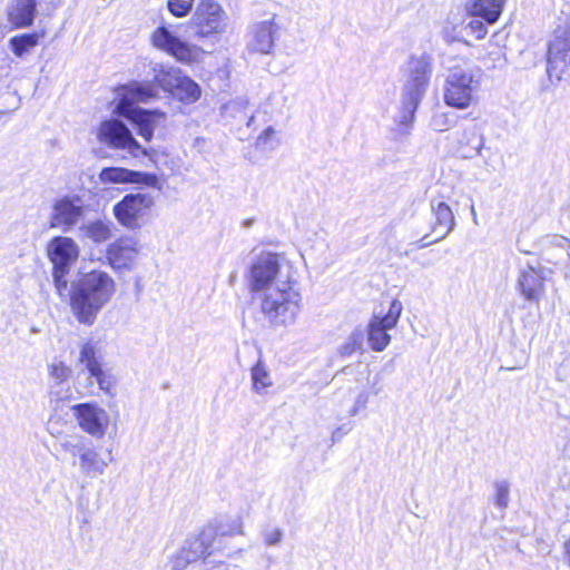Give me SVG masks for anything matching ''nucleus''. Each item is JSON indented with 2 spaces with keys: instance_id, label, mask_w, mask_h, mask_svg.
<instances>
[{
  "instance_id": "nucleus-1",
  "label": "nucleus",
  "mask_w": 570,
  "mask_h": 570,
  "mask_svg": "<svg viewBox=\"0 0 570 570\" xmlns=\"http://www.w3.org/2000/svg\"><path fill=\"white\" fill-rule=\"evenodd\" d=\"M248 288L258 295L261 312L273 327L293 325L302 311V294L286 257L262 252L248 269Z\"/></svg>"
},
{
  "instance_id": "nucleus-2",
  "label": "nucleus",
  "mask_w": 570,
  "mask_h": 570,
  "mask_svg": "<svg viewBox=\"0 0 570 570\" xmlns=\"http://www.w3.org/2000/svg\"><path fill=\"white\" fill-rule=\"evenodd\" d=\"M112 276L100 269L81 273L71 285L70 307L80 324L91 326L116 294Z\"/></svg>"
},
{
  "instance_id": "nucleus-3",
  "label": "nucleus",
  "mask_w": 570,
  "mask_h": 570,
  "mask_svg": "<svg viewBox=\"0 0 570 570\" xmlns=\"http://www.w3.org/2000/svg\"><path fill=\"white\" fill-rule=\"evenodd\" d=\"M156 96L157 90L151 82H131L117 88L112 102V112L131 121L137 127L138 135L146 141L153 139L155 128L165 115L139 108L136 104L147 102Z\"/></svg>"
},
{
  "instance_id": "nucleus-4",
  "label": "nucleus",
  "mask_w": 570,
  "mask_h": 570,
  "mask_svg": "<svg viewBox=\"0 0 570 570\" xmlns=\"http://www.w3.org/2000/svg\"><path fill=\"white\" fill-rule=\"evenodd\" d=\"M432 76V59L426 55L411 56L402 68L401 109L397 122L409 134L415 112L423 100Z\"/></svg>"
},
{
  "instance_id": "nucleus-5",
  "label": "nucleus",
  "mask_w": 570,
  "mask_h": 570,
  "mask_svg": "<svg viewBox=\"0 0 570 570\" xmlns=\"http://www.w3.org/2000/svg\"><path fill=\"white\" fill-rule=\"evenodd\" d=\"M50 433L56 439V449L72 459V465L78 468L83 478L97 479L104 475L114 460L110 450L107 455H104L89 439L81 434L53 433L51 431Z\"/></svg>"
},
{
  "instance_id": "nucleus-6",
  "label": "nucleus",
  "mask_w": 570,
  "mask_h": 570,
  "mask_svg": "<svg viewBox=\"0 0 570 570\" xmlns=\"http://www.w3.org/2000/svg\"><path fill=\"white\" fill-rule=\"evenodd\" d=\"M482 85V70L468 60H460L446 71L443 100L449 107L465 110L476 99Z\"/></svg>"
},
{
  "instance_id": "nucleus-7",
  "label": "nucleus",
  "mask_w": 570,
  "mask_h": 570,
  "mask_svg": "<svg viewBox=\"0 0 570 570\" xmlns=\"http://www.w3.org/2000/svg\"><path fill=\"white\" fill-rule=\"evenodd\" d=\"M48 258L52 264V277L60 296L67 289V275L79 257L78 244L68 236H56L47 246Z\"/></svg>"
},
{
  "instance_id": "nucleus-8",
  "label": "nucleus",
  "mask_w": 570,
  "mask_h": 570,
  "mask_svg": "<svg viewBox=\"0 0 570 570\" xmlns=\"http://www.w3.org/2000/svg\"><path fill=\"white\" fill-rule=\"evenodd\" d=\"M96 136L97 140L109 149L124 151L131 157L149 155L147 148L135 139L129 128L116 118L101 121Z\"/></svg>"
},
{
  "instance_id": "nucleus-9",
  "label": "nucleus",
  "mask_w": 570,
  "mask_h": 570,
  "mask_svg": "<svg viewBox=\"0 0 570 570\" xmlns=\"http://www.w3.org/2000/svg\"><path fill=\"white\" fill-rule=\"evenodd\" d=\"M228 16L222 4L215 0H199L190 19V28L200 38L224 33Z\"/></svg>"
},
{
  "instance_id": "nucleus-10",
  "label": "nucleus",
  "mask_w": 570,
  "mask_h": 570,
  "mask_svg": "<svg viewBox=\"0 0 570 570\" xmlns=\"http://www.w3.org/2000/svg\"><path fill=\"white\" fill-rule=\"evenodd\" d=\"M547 73L551 81L570 83V26L554 31L548 49Z\"/></svg>"
},
{
  "instance_id": "nucleus-11",
  "label": "nucleus",
  "mask_w": 570,
  "mask_h": 570,
  "mask_svg": "<svg viewBox=\"0 0 570 570\" xmlns=\"http://www.w3.org/2000/svg\"><path fill=\"white\" fill-rule=\"evenodd\" d=\"M154 204L150 194H128L114 205L112 213L121 226L134 230L142 226Z\"/></svg>"
},
{
  "instance_id": "nucleus-12",
  "label": "nucleus",
  "mask_w": 570,
  "mask_h": 570,
  "mask_svg": "<svg viewBox=\"0 0 570 570\" xmlns=\"http://www.w3.org/2000/svg\"><path fill=\"white\" fill-rule=\"evenodd\" d=\"M150 41L155 48L184 63L197 61L203 53L199 47L180 39L173 26L161 24L157 27L150 36Z\"/></svg>"
},
{
  "instance_id": "nucleus-13",
  "label": "nucleus",
  "mask_w": 570,
  "mask_h": 570,
  "mask_svg": "<svg viewBox=\"0 0 570 570\" xmlns=\"http://www.w3.org/2000/svg\"><path fill=\"white\" fill-rule=\"evenodd\" d=\"M79 362L88 371L89 379L95 380L102 392L111 395L117 379L105 364L101 346L92 341L83 343L80 347Z\"/></svg>"
},
{
  "instance_id": "nucleus-14",
  "label": "nucleus",
  "mask_w": 570,
  "mask_h": 570,
  "mask_svg": "<svg viewBox=\"0 0 570 570\" xmlns=\"http://www.w3.org/2000/svg\"><path fill=\"white\" fill-rule=\"evenodd\" d=\"M402 303L393 299L385 315H374L367 326V341L375 352L384 351L391 342L387 331L394 328L402 314Z\"/></svg>"
},
{
  "instance_id": "nucleus-15",
  "label": "nucleus",
  "mask_w": 570,
  "mask_h": 570,
  "mask_svg": "<svg viewBox=\"0 0 570 570\" xmlns=\"http://www.w3.org/2000/svg\"><path fill=\"white\" fill-rule=\"evenodd\" d=\"M279 30L281 27L274 13L269 14L264 20L253 22L249 24L247 31V51L259 55L272 53Z\"/></svg>"
},
{
  "instance_id": "nucleus-16",
  "label": "nucleus",
  "mask_w": 570,
  "mask_h": 570,
  "mask_svg": "<svg viewBox=\"0 0 570 570\" xmlns=\"http://www.w3.org/2000/svg\"><path fill=\"white\" fill-rule=\"evenodd\" d=\"M85 205L76 195H67L57 199L50 214V227L67 233L71 230L83 217Z\"/></svg>"
},
{
  "instance_id": "nucleus-17",
  "label": "nucleus",
  "mask_w": 570,
  "mask_h": 570,
  "mask_svg": "<svg viewBox=\"0 0 570 570\" xmlns=\"http://www.w3.org/2000/svg\"><path fill=\"white\" fill-rule=\"evenodd\" d=\"M79 428L95 439H102L109 426L108 412L95 403H80L72 406Z\"/></svg>"
},
{
  "instance_id": "nucleus-18",
  "label": "nucleus",
  "mask_w": 570,
  "mask_h": 570,
  "mask_svg": "<svg viewBox=\"0 0 570 570\" xmlns=\"http://www.w3.org/2000/svg\"><path fill=\"white\" fill-rule=\"evenodd\" d=\"M210 532H200L197 537L187 539L184 546L168 561L171 570H184L200 558L210 554L208 542Z\"/></svg>"
},
{
  "instance_id": "nucleus-19",
  "label": "nucleus",
  "mask_w": 570,
  "mask_h": 570,
  "mask_svg": "<svg viewBox=\"0 0 570 570\" xmlns=\"http://www.w3.org/2000/svg\"><path fill=\"white\" fill-rule=\"evenodd\" d=\"M139 255V243L136 238L124 236L107 247L106 257L114 271L131 269Z\"/></svg>"
},
{
  "instance_id": "nucleus-20",
  "label": "nucleus",
  "mask_w": 570,
  "mask_h": 570,
  "mask_svg": "<svg viewBox=\"0 0 570 570\" xmlns=\"http://www.w3.org/2000/svg\"><path fill=\"white\" fill-rule=\"evenodd\" d=\"M98 181L102 185L144 184L155 187L158 178L154 174L130 170L124 167H106L98 174Z\"/></svg>"
},
{
  "instance_id": "nucleus-21",
  "label": "nucleus",
  "mask_w": 570,
  "mask_h": 570,
  "mask_svg": "<svg viewBox=\"0 0 570 570\" xmlns=\"http://www.w3.org/2000/svg\"><path fill=\"white\" fill-rule=\"evenodd\" d=\"M456 135V153L461 158L472 159L482 155L485 138L476 125L463 127Z\"/></svg>"
},
{
  "instance_id": "nucleus-22",
  "label": "nucleus",
  "mask_w": 570,
  "mask_h": 570,
  "mask_svg": "<svg viewBox=\"0 0 570 570\" xmlns=\"http://www.w3.org/2000/svg\"><path fill=\"white\" fill-rule=\"evenodd\" d=\"M202 532H210L208 549L212 551L217 538L244 535V523L239 515H219Z\"/></svg>"
},
{
  "instance_id": "nucleus-23",
  "label": "nucleus",
  "mask_w": 570,
  "mask_h": 570,
  "mask_svg": "<svg viewBox=\"0 0 570 570\" xmlns=\"http://www.w3.org/2000/svg\"><path fill=\"white\" fill-rule=\"evenodd\" d=\"M433 233L438 235L434 242L444 239L455 227L454 214L444 200L434 198L431 200Z\"/></svg>"
},
{
  "instance_id": "nucleus-24",
  "label": "nucleus",
  "mask_w": 570,
  "mask_h": 570,
  "mask_svg": "<svg viewBox=\"0 0 570 570\" xmlns=\"http://www.w3.org/2000/svg\"><path fill=\"white\" fill-rule=\"evenodd\" d=\"M518 288L524 299L539 301L543 294V278L533 266L523 267L518 277Z\"/></svg>"
},
{
  "instance_id": "nucleus-25",
  "label": "nucleus",
  "mask_w": 570,
  "mask_h": 570,
  "mask_svg": "<svg viewBox=\"0 0 570 570\" xmlns=\"http://www.w3.org/2000/svg\"><path fill=\"white\" fill-rule=\"evenodd\" d=\"M37 12V0H13L8 8V20L14 28L32 24Z\"/></svg>"
},
{
  "instance_id": "nucleus-26",
  "label": "nucleus",
  "mask_w": 570,
  "mask_h": 570,
  "mask_svg": "<svg viewBox=\"0 0 570 570\" xmlns=\"http://www.w3.org/2000/svg\"><path fill=\"white\" fill-rule=\"evenodd\" d=\"M507 0H472L468 9L472 16L494 23L500 18Z\"/></svg>"
},
{
  "instance_id": "nucleus-27",
  "label": "nucleus",
  "mask_w": 570,
  "mask_h": 570,
  "mask_svg": "<svg viewBox=\"0 0 570 570\" xmlns=\"http://www.w3.org/2000/svg\"><path fill=\"white\" fill-rule=\"evenodd\" d=\"M80 236L95 244L109 240L112 236V223L101 219L89 220L79 228Z\"/></svg>"
},
{
  "instance_id": "nucleus-28",
  "label": "nucleus",
  "mask_w": 570,
  "mask_h": 570,
  "mask_svg": "<svg viewBox=\"0 0 570 570\" xmlns=\"http://www.w3.org/2000/svg\"><path fill=\"white\" fill-rule=\"evenodd\" d=\"M153 75V82L159 86L165 91H173L177 83L181 71L178 68L166 67L161 63H154L150 68Z\"/></svg>"
},
{
  "instance_id": "nucleus-29",
  "label": "nucleus",
  "mask_w": 570,
  "mask_h": 570,
  "mask_svg": "<svg viewBox=\"0 0 570 570\" xmlns=\"http://www.w3.org/2000/svg\"><path fill=\"white\" fill-rule=\"evenodd\" d=\"M170 94L185 104H191L199 99L202 90L197 82L181 73Z\"/></svg>"
},
{
  "instance_id": "nucleus-30",
  "label": "nucleus",
  "mask_w": 570,
  "mask_h": 570,
  "mask_svg": "<svg viewBox=\"0 0 570 570\" xmlns=\"http://www.w3.org/2000/svg\"><path fill=\"white\" fill-rule=\"evenodd\" d=\"M47 368L50 380V394L58 393L56 389L69 381L72 375V368L63 361L57 358L48 363Z\"/></svg>"
},
{
  "instance_id": "nucleus-31",
  "label": "nucleus",
  "mask_w": 570,
  "mask_h": 570,
  "mask_svg": "<svg viewBox=\"0 0 570 570\" xmlns=\"http://www.w3.org/2000/svg\"><path fill=\"white\" fill-rule=\"evenodd\" d=\"M252 389L258 395H264L273 386V380L266 364L258 360L250 370Z\"/></svg>"
},
{
  "instance_id": "nucleus-32",
  "label": "nucleus",
  "mask_w": 570,
  "mask_h": 570,
  "mask_svg": "<svg viewBox=\"0 0 570 570\" xmlns=\"http://www.w3.org/2000/svg\"><path fill=\"white\" fill-rule=\"evenodd\" d=\"M39 42L38 33H23L9 40L10 48L17 57H22Z\"/></svg>"
},
{
  "instance_id": "nucleus-33",
  "label": "nucleus",
  "mask_w": 570,
  "mask_h": 570,
  "mask_svg": "<svg viewBox=\"0 0 570 570\" xmlns=\"http://www.w3.org/2000/svg\"><path fill=\"white\" fill-rule=\"evenodd\" d=\"M364 342V331L355 328L342 343L337 350L338 354L343 357L351 356L356 351L362 350Z\"/></svg>"
},
{
  "instance_id": "nucleus-34",
  "label": "nucleus",
  "mask_w": 570,
  "mask_h": 570,
  "mask_svg": "<svg viewBox=\"0 0 570 570\" xmlns=\"http://www.w3.org/2000/svg\"><path fill=\"white\" fill-rule=\"evenodd\" d=\"M278 145L279 140L272 127L266 128L256 139V148L264 153L274 150Z\"/></svg>"
},
{
  "instance_id": "nucleus-35",
  "label": "nucleus",
  "mask_w": 570,
  "mask_h": 570,
  "mask_svg": "<svg viewBox=\"0 0 570 570\" xmlns=\"http://www.w3.org/2000/svg\"><path fill=\"white\" fill-rule=\"evenodd\" d=\"M509 497H510L509 483L504 480L495 482L493 503L501 510H504L508 508Z\"/></svg>"
},
{
  "instance_id": "nucleus-36",
  "label": "nucleus",
  "mask_w": 570,
  "mask_h": 570,
  "mask_svg": "<svg viewBox=\"0 0 570 570\" xmlns=\"http://www.w3.org/2000/svg\"><path fill=\"white\" fill-rule=\"evenodd\" d=\"M193 3L194 0H168L167 7L173 16L183 18L189 13Z\"/></svg>"
},
{
  "instance_id": "nucleus-37",
  "label": "nucleus",
  "mask_w": 570,
  "mask_h": 570,
  "mask_svg": "<svg viewBox=\"0 0 570 570\" xmlns=\"http://www.w3.org/2000/svg\"><path fill=\"white\" fill-rule=\"evenodd\" d=\"M283 537V530L278 527H266L262 531L263 542L267 547L281 544Z\"/></svg>"
},
{
  "instance_id": "nucleus-38",
  "label": "nucleus",
  "mask_w": 570,
  "mask_h": 570,
  "mask_svg": "<svg viewBox=\"0 0 570 570\" xmlns=\"http://www.w3.org/2000/svg\"><path fill=\"white\" fill-rule=\"evenodd\" d=\"M370 400V393L366 391H360L355 397L353 406L348 410L350 416L357 415L361 411H364Z\"/></svg>"
},
{
  "instance_id": "nucleus-39",
  "label": "nucleus",
  "mask_w": 570,
  "mask_h": 570,
  "mask_svg": "<svg viewBox=\"0 0 570 570\" xmlns=\"http://www.w3.org/2000/svg\"><path fill=\"white\" fill-rule=\"evenodd\" d=\"M451 121L446 114H435L432 118V127L436 131H445L450 128Z\"/></svg>"
},
{
  "instance_id": "nucleus-40",
  "label": "nucleus",
  "mask_w": 570,
  "mask_h": 570,
  "mask_svg": "<svg viewBox=\"0 0 570 570\" xmlns=\"http://www.w3.org/2000/svg\"><path fill=\"white\" fill-rule=\"evenodd\" d=\"M466 28L471 30V33L475 36L476 39H483L488 32L487 27L483 24L482 21L472 19Z\"/></svg>"
},
{
  "instance_id": "nucleus-41",
  "label": "nucleus",
  "mask_w": 570,
  "mask_h": 570,
  "mask_svg": "<svg viewBox=\"0 0 570 570\" xmlns=\"http://www.w3.org/2000/svg\"><path fill=\"white\" fill-rule=\"evenodd\" d=\"M370 389L373 395H377L383 391L382 376L380 374L375 375Z\"/></svg>"
},
{
  "instance_id": "nucleus-42",
  "label": "nucleus",
  "mask_w": 570,
  "mask_h": 570,
  "mask_svg": "<svg viewBox=\"0 0 570 570\" xmlns=\"http://www.w3.org/2000/svg\"><path fill=\"white\" fill-rule=\"evenodd\" d=\"M348 432V429H345V425L336 429L333 433H332V440L333 441H337L340 440L344 434H346Z\"/></svg>"
},
{
  "instance_id": "nucleus-43",
  "label": "nucleus",
  "mask_w": 570,
  "mask_h": 570,
  "mask_svg": "<svg viewBox=\"0 0 570 570\" xmlns=\"http://www.w3.org/2000/svg\"><path fill=\"white\" fill-rule=\"evenodd\" d=\"M470 212H471V216H472V220H473L474 225H479L478 214H476V210H475V207H474V204L472 200L470 204Z\"/></svg>"
},
{
  "instance_id": "nucleus-44",
  "label": "nucleus",
  "mask_w": 570,
  "mask_h": 570,
  "mask_svg": "<svg viewBox=\"0 0 570 570\" xmlns=\"http://www.w3.org/2000/svg\"><path fill=\"white\" fill-rule=\"evenodd\" d=\"M566 556H567V561L570 564V542H568L566 544Z\"/></svg>"
}]
</instances>
